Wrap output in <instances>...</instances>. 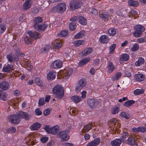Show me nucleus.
Here are the masks:
<instances>
[{
	"label": "nucleus",
	"mask_w": 146,
	"mask_h": 146,
	"mask_svg": "<svg viewBox=\"0 0 146 146\" xmlns=\"http://www.w3.org/2000/svg\"><path fill=\"white\" fill-rule=\"evenodd\" d=\"M128 136V133L126 132H124L122 134L121 139L122 141H123L124 140L127 138Z\"/></svg>",
	"instance_id": "obj_47"
},
{
	"label": "nucleus",
	"mask_w": 146,
	"mask_h": 146,
	"mask_svg": "<svg viewBox=\"0 0 146 146\" xmlns=\"http://www.w3.org/2000/svg\"><path fill=\"white\" fill-rule=\"evenodd\" d=\"M117 121V120L115 118H113L111 119H110L108 122V123L109 124H111L112 125H115L116 124V123Z\"/></svg>",
	"instance_id": "obj_52"
},
{
	"label": "nucleus",
	"mask_w": 146,
	"mask_h": 146,
	"mask_svg": "<svg viewBox=\"0 0 146 146\" xmlns=\"http://www.w3.org/2000/svg\"><path fill=\"white\" fill-rule=\"evenodd\" d=\"M47 132L53 135H56L59 130V127L58 125H55L52 127H50L49 125H45L43 128Z\"/></svg>",
	"instance_id": "obj_4"
},
{
	"label": "nucleus",
	"mask_w": 146,
	"mask_h": 146,
	"mask_svg": "<svg viewBox=\"0 0 146 146\" xmlns=\"http://www.w3.org/2000/svg\"><path fill=\"white\" fill-rule=\"evenodd\" d=\"M108 73H111L115 69V67L113 64L110 62H108L107 66Z\"/></svg>",
	"instance_id": "obj_16"
},
{
	"label": "nucleus",
	"mask_w": 146,
	"mask_h": 146,
	"mask_svg": "<svg viewBox=\"0 0 146 146\" xmlns=\"http://www.w3.org/2000/svg\"><path fill=\"white\" fill-rule=\"evenodd\" d=\"M82 5L81 3L74 1H71L69 4L70 8L73 10L80 8Z\"/></svg>",
	"instance_id": "obj_6"
},
{
	"label": "nucleus",
	"mask_w": 146,
	"mask_h": 146,
	"mask_svg": "<svg viewBox=\"0 0 146 146\" xmlns=\"http://www.w3.org/2000/svg\"><path fill=\"white\" fill-rule=\"evenodd\" d=\"M126 143L130 145H133L135 144V140L132 137H129L126 140Z\"/></svg>",
	"instance_id": "obj_26"
},
{
	"label": "nucleus",
	"mask_w": 146,
	"mask_h": 146,
	"mask_svg": "<svg viewBox=\"0 0 146 146\" xmlns=\"http://www.w3.org/2000/svg\"><path fill=\"white\" fill-rule=\"evenodd\" d=\"M122 142L121 139H116L111 141V144L112 146H119Z\"/></svg>",
	"instance_id": "obj_21"
},
{
	"label": "nucleus",
	"mask_w": 146,
	"mask_h": 146,
	"mask_svg": "<svg viewBox=\"0 0 146 146\" xmlns=\"http://www.w3.org/2000/svg\"><path fill=\"white\" fill-rule=\"evenodd\" d=\"M35 83L40 86H42L43 85V82L38 78H36L35 80Z\"/></svg>",
	"instance_id": "obj_42"
},
{
	"label": "nucleus",
	"mask_w": 146,
	"mask_h": 146,
	"mask_svg": "<svg viewBox=\"0 0 146 146\" xmlns=\"http://www.w3.org/2000/svg\"><path fill=\"white\" fill-rule=\"evenodd\" d=\"M13 66L12 64H8L5 67L3 68V71L4 72H8L13 69Z\"/></svg>",
	"instance_id": "obj_18"
},
{
	"label": "nucleus",
	"mask_w": 146,
	"mask_h": 146,
	"mask_svg": "<svg viewBox=\"0 0 146 146\" xmlns=\"http://www.w3.org/2000/svg\"><path fill=\"white\" fill-rule=\"evenodd\" d=\"M109 39L108 36L104 35L100 36L99 38V40L100 43H106L108 42Z\"/></svg>",
	"instance_id": "obj_19"
},
{
	"label": "nucleus",
	"mask_w": 146,
	"mask_h": 146,
	"mask_svg": "<svg viewBox=\"0 0 146 146\" xmlns=\"http://www.w3.org/2000/svg\"><path fill=\"white\" fill-rule=\"evenodd\" d=\"M8 131L11 133H14L16 131V128L14 127H12L9 129Z\"/></svg>",
	"instance_id": "obj_59"
},
{
	"label": "nucleus",
	"mask_w": 146,
	"mask_h": 146,
	"mask_svg": "<svg viewBox=\"0 0 146 146\" xmlns=\"http://www.w3.org/2000/svg\"><path fill=\"white\" fill-rule=\"evenodd\" d=\"M80 24L84 25H86L87 24V21L86 19L82 16H79L78 21Z\"/></svg>",
	"instance_id": "obj_22"
},
{
	"label": "nucleus",
	"mask_w": 146,
	"mask_h": 146,
	"mask_svg": "<svg viewBox=\"0 0 146 146\" xmlns=\"http://www.w3.org/2000/svg\"><path fill=\"white\" fill-rule=\"evenodd\" d=\"M73 70L71 68H68L64 71V76L65 77L66 79H68L72 75Z\"/></svg>",
	"instance_id": "obj_9"
},
{
	"label": "nucleus",
	"mask_w": 146,
	"mask_h": 146,
	"mask_svg": "<svg viewBox=\"0 0 146 146\" xmlns=\"http://www.w3.org/2000/svg\"><path fill=\"white\" fill-rule=\"evenodd\" d=\"M91 128V125L88 124L85 126L84 129L82 130V133H84L89 131Z\"/></svg>",
	"instance_id": "obj_36"
},
{
	"label": "nucleus",
	"mask_w": 146,
	"mask_h": 146,
	"mask_svg": "<svg viewBox=\"0 0 146 146\" xmlns=\"http://www.w3.org/2000/svg\"><path fill=\"white\" fill-rule=\"evenodd\" d=\"M145 79V76L141 74H136L135 75L134 79L138 81L141 82L143 81Z\"/></svg>",
	"instance_id": "obj_14"
},
{
	"label": "nucleus",
	"mask_w": 146,
	"mask_h": 146,
	"mask_svg": "<svg viewBox=\"0 0 146 146\" xmlns=\"http://www.w3.org/2000/svg\"><path fill=\"white\" fill-rule=\"evenodd\" d=\"M27 33L31 38L34 39L35 40L40 38L39 35V34L37 32L28 31Z\"/></svg>",
	"instance_id": "obj_11"
},
{
	"label": "nucleus",
	"mask_w": 146,
	"mask_h": 146,
	"mask_svg": "<svg viewBox=\"0 0 146 146\" xmlns=\"http://www.w3.org/2000/svg\"><path fill=\"white\" fill-rule=\"evenodd\" d=\"M56 72L50 71L47 74V78L48 80H52L54 79L56 77Z\"/></svg>",
	"instance_id": "obj_24"
},
{
	"label": "nucleus",
	"mask_w": 146,
	"mask_h": 146,
	"mask_svg": "<svg viewBox=\"0 0 146 146\" xmlns=\"http://www.w3.org/2000/svg\"><path fill=\"white\" fill-rule=\"evenodd\" d=\"M45 102L43 98H40L39 99L38 104L40 106H42L44 104Z\"/></svg>",
	"instance_id": "obj_61"
},
{
	"label": "nucleus",
	"mask_w": 146,
	"mask_h": 146,
	"mask_svg": "<svg viewBox=\"0 0 146 146\" xmlns=\"http://www.w3.org/2000/svg\"><path fill=\"white\" fill-rule=\"evenodd\" d=\"M134 29L135 30H138L139 31H141V33H143L145 30V27L140 25H138L135 26L134 27Z\"/></svg>",
	"instance_id": "obj_25"
},
{
	"label": "nucleus",
	"mask_w": 146,
	"mask_h": 146,
	"mask_svg": "<svg viewBox=\"0 0 146 146\" xmlns=\"http://www.w3.org/2000/svg\"><path fill=\"white\" fill-rule=\"evenodd\" d=\"M36 114L37 115H40L42 114V112L39 109H37L35 110Z\"/></svg>",
	"instance_id": "obj_60"
},
{
	"label": "nucleus",
	"mask_w": 146,
	"mask_h": 146,
	"mask_svg": "<svg viewBox=\"0 0 146 146\" xmlns=\"http://www.w3.org/2000/svg\"><path fill=\"white\" fill-rule=\"evenodd\" d=\"M139 48V46L137 43H135L132 47L131 48V50L132 51H135L137 50Z\"/></svg>",
	"instance_id": "obj_46"
},
{
	"label": "nucleus",
	"mask_w": 146,
	"mask_h": 146,
	"mask_svg": "<svg viewBox=\"0 0 146 146\" xmlns=\"http://www.w3.org/2000/svg\"><path fill=\"white\" fill-rule=\"evenodd\" d=\"M88 104L91 108H94L98 104V102L97 100L93 99H89L87 101Z\"/></svg>",
	"instance_id": "obj_13"
},
{
	"label": "nucleus",
	"mask_w": 146,
	"mask_h": 146,
	"mask_svg": "<svg viewBox=\"0 0 146 146\" xmlns=\"http://www.w3.org/2000/svg\"><path fill=\"white\" fill-rule=\"evenodd\" d=\"M6 98L5 93L3 92L2 91L0 90V99L1 100L5 101Z\"/></svg>",
	"instance_id": "obj_40"
},
{
	"label": "nucleus",
	"mask_w": 146,
	"mask_h": 146,
	"mask_svg": "<svg viewBox=\"0 0 146 146\" xmlns=\"http://www.w3.org/2000/svg\"><path fill=\"white\" fill-rule=\"evenodd\" d=\"M135 101L133 100H129L126 102H125L124 104V105L127 107H128L135 103Z\"/></svg>",
	"instance_id": "obj_41"
},
{
	"label": "nucleus",
	"mask_w": 146,
	"mask_h": 146,
	"mask_svg": "<svg viewBox=\"0 0 146 146\" xmlns=\"http://www.w3.org/2000/svg\"><path fill=\"white\" fill-rule=\"evenodd\" d=\"M85 42V41L84 40H78L75 41L73 44L75 46H79L80 45L84 44Z\"/></svg>",
	"instance_id": "obj_30"
},
{
	"label": "nucleus",
	"mask_w": 146,
	"mask_h": 146,
	"mask_svg": "<svg viewBox=\"0 0 146 146\" xmlns=\"http://www.w3.org/2000/svg\"><path fill=\"white\" fill-rule=\"evenodd\" d=\"M143 90L142 89H137L134 91V94L136 95H138L141 94H143Z\"/></svg>",
	"instance_id": "obj_48"
},
{
	"label": "nucleus",
	"mask_w": 146,
	"mask_h": 146,
	"mask_svg": "<svg viewBox=\"0 0 146 146\" xmlns=\"http://www.w3.org/2000/svg\"><path fill=\"white\" fill-rule=\"evenodd\" d=\"M71 99L74 102L76 103L79 102L81 100L80 97L78 96H75L72 97Z\"/></svg>",
	"instance_id": "obj_33"
},
{
	"label": "nucleus",
	"mask_w": 146,
	"mask_h": 146,
	"mask_svg": "<svg viewBox=\"0 0 146 146\" xmlns=\"http://www.w3.org/2000/svg\"><path fill=\"white\" fill-rule=\"evenodd\" d=\"M121 73L120 72L117 73L115 74V76L112 78V79L113 80H116L118 79L121 75Z\"/></svg>",
	"instance_id": "obj_51"
},
{
	"label": "nucleus",
	"mask_w": 146,
	"mask_h": 146,
	"mask_svg": "<svg viewBox=\"0 0 146 146\" xmlns=\"http://www.w3.org/2000/svg\"><path fill=\"white\" fill-rule=\"evenodd\" d=\"M116 47V44H113L109 47V48L110 50V53L112 52L115 49Z\"/></svg>",
	"instance_id": "obj_57"
},
{
	"label": "nucleus",
	"mask_w": 146,
	"mask_h": 146,
	"mask_svg": "<svg viewBox=\"0 0 146 146\" xmlns=\"http://www.w3.org/2000/svg\"><path fill=\"white\" fill-rule=\"evenodd\" d=\"M146 41V38L145 37H141L138 39L137 42L139 43H143Z\"/></svg>",
	"instance_id": "obj_56"
},
{
	"label": "nucleus",
	"mask_w": 146,
	"mask_h": 146,
	"mask_svg": "<svg viewBox=\"0 0 146 146\" xmlns=\"http://www.w3.org/2000/svg\"><path fill=\"white\" fill-rule=\"evenodd\" d=\"M100 142V139L99 138H95L94 141L89 143L87 146H96Z\"/></svg>",
	"instance_id": "obj_15"
},
{
	"label": "nucleus",
	"mask_w": 146,
	"mask_h": 146,
	"mask_svg": "<svg viewBox=\"0 0 146 146\" xmlns=\"http://www.w3.org/2000/svg\"><path fill=\"white\" fill-rule=\"evenodd\" d=\"M57 137L60 138L62 141H67L68 138L66 131H62L59 132L57 135Z\"/></svg>",
	"instance_id": "obj_7"
},
{
	"label": "nucleus",
	"mask_w": 146,
	"mask_h": 146,
	"mask_svg": "<svg viewBox=\"0 0 146 146\" xmlns=\"http://www.w3.org/2000/svg\"><path fill=\"white\" fill-rule=\"evenodd\" d=\"M129 55L127 54H124L121 55L119 59L120 63H122L124 61H126L129 60Z\"/></svg>",
	"instance_id": "obj_17"
},
{
	"label": "nucleus",
	"mask_w": 146,
	"mask_h": 146,
	"mask_svg": "<svg viewBox=\"0 0 146 146\" xmlns=\"http://www.w3.org/2000/svg\"><path fill=\"white\" fill-rule=\"evenodd\" d=\"M31 0H27L23 5V8L24 10H27L31 7Z\"/></svg>",
	"instance_id": "obj_29"
},
{
	"label": "nucleus",
	"mask_w": 146,
	"mask_h": 146,
	"mask_svg": "<svg viewBox=\"0 0 146 146\" xmlns=\"http://www.w3.org/2000/svg\"><path fill=\"white\" fill-rule=\"evenodd\" d=\"M53 92L55 97L57 99H61L64 95V89L61 85H57L55 86L53 89Z\"/></svg>",
	"instance_id": "obj_2"
},
{
	"label": "nucleus",
	"mask_w": 146,
	"mask_h": 146,
	"mask_svg": "<svg viewBox=\"0 0 146 146\" xmlns=\"http://www.w3.org/2000/svg\"><path fill=\"white\" fill-rule=\"evenodd\" d=\"M66 9V5L64 3L58 4L56 6L51 9V11L53 13L58 12L62 13Z\"/></svg>",
	"instance_id": "obj_3"
},
{
	"label": "nucleus",
	"mask_w": 146,
	"mask_h": 146,
	"mask_svg": "<svg viewBox=\"0 0 146 146\" xmlns=\"http://www.w3.org/2000/svg\"><path fill=\"white\" fill-rule=\"evenodd\" d=\"M91 13L94 15H96L97 14V11L96 9L95 8H92L91 10Z\"/></svg>",
	"instance_id": "obj_64"
},
{
	"label": "nucleus",
	"mask_w": 146,
	"mask_h": 146,
	"mask_svg": "<svg viewBox=\"0 0 146 146\" xmlns=\"http://www.w3.org/2000/svg\"><path fill=\"white\" fill-rule=\"evenodd\" d=\"M138 129L139 131H140L142 132H144L146 131V129L145 127H139Z\"/></svg>",
	"instance_id": "obj_62"
},
{
	"label": "nucleus",
	"mask_w": 146,
	"mask_h": 146,
	"mask_svg": "<svg viewBox=\"0 0 146 146\" xmlns=\"http://www.w3.org/2000/svg\"><path fill=\"white\" fill-rule=\"evenodd\" d=\"M47 26L48 25L47 24H39L36 23H35L33 25L35 29L38 31H44Z\"/></svg>",
	"instance_id": "obj_8"
},
{
	"label": "nucleus",
	"mask_w": 146,
	"mask_h": 146,
	"mask_svg": "<svg viewBox=\"0 0 146 146\" xmlns=\"http://www.w3.org/2000/svg\"><path fill=\"white\" fill-rule=\"evenodd\" d=\"M92 51L91 47L88 48L82 51V54L83 56H85L90 54Z\"/></svg>",
	"instance_id": "obj_23"
},
{
	"label": "nucleus",
	"mask_w": 146,
	"mask_h": 146,
	"mask_svg": "<svg viewBox=\"0 0 146 146\" xmlns=\"http://www.w3.org/2000/svg\"><path fill=\"white\" fill-rule=\"evenodd\" d=\"M90 60L89 58H83L79 63V65L80 66H83L88 62Z\"/></svg>",
	"instance_id": "obj_28"
},
{
	"label": "nucleus",
	"mask_w": 146,
	"mask_h": 146,
	"mask_svg": "<svg viewBox=\"0 0 146 146\" xmlns=\"http://www.w3.org/2000/svg\"><path fill=\"white\" fill-rule=\"evenodd\" d=\"M6 26L2 24H0V34L3 33L5 30H6Z\"/></svg>",
	"instance_id": "obj_44"
},
{
	"label": "nucleus",
	"mask_w": 146,
	"mask_h": 146,
	"mask_svg": "<svg viewBox=\"0 0 146 146\" xmlns=\"http://www.w3.org/2000/svg\"><path fill=\"white\" fill-rule=\"evenodd\" d=\"M48 138L47 137H42L40 139L41 141L43 143L46 142L48 140Z\"/></svg>",
	"instance_id": "obj_58"
},
{
	"label": "nucleus",
	"mask_w": 146,
	"mask_h": 146,
	"mask_svg": "<svg viewBox=\"0 0 146 146\" xmlns=\"http://www.w3.org/2000/svg\"><path fill=\"white\" fill-rule=\"evenodd\" d=\"M85 32L84 31H81L74 36V38L78 39L83 37L84 35Z\"/></svg>",
	"instance_id": "obj_31"
},
{
	"label": "nucleus",
	"mask_w": 146,
	"mask_h": 146,
	"mask_svg": "<svg viewBox=\"0 0 146 146\" xmlns=\"http://www.w3.org/2000/svg\"><path fill=\"white\" fill-rule=\"evenodd\" d=\"M144 62V59L142 58H139L138 59V60L135 62V64L136 66H139L143 64Z\"/></svg>",
	"instance_id": "obj_35"
},
{
	"label": "nucleus",
	"mask_w": 146,
	"mask_h": 146,
	"mask_svg": "<svg viewBox=\"0 0 146 146\" xmlns=\"http://www.w3.org/2000/svg\"><path fill=\"white\" fill-rule=\"evenodd\" d=\"M50 48V45H47L41 49V52L43 53L47 52Z\"/></svg>",
	"instance_id": "obj_37"
},
{
	"label": "nucleus",
	"mask_w": 146,
	"mask_h": 146,
	"mask_svg": "<svg viewBox=\"0 0 146 146\" xmlns=\"http://www.w3.org/2000/svg\"><path fill=\"white\" fill-rule=\"evenodd\" d=\"M119 111V109L118 107H115L113 108L111 110V112L113 114H115L117 113Z\"/></svg>",
	"instance_id": "obj_53"
},
{
	"label": "nucleus",
	"mask_w": 146,
	"mask_h": 146,
	"mask_svg": "<svg viewBox=\"0 0 146 146\" xmlns=\"http://www.w3.org/2000/svg\"><path fill=\"white\" fill-rule=\"evenodd\" d=\"M142 33H141V31L135 30V31L133 33V35L135 37H139L141 36Z\"/></svg>",
	"instance_id": "obj_39"
},
{
	"label": "nucleus",
	"mask_w": 146,
	"mask_h": 146,
	"mask_svg": "<svg viewBox=\"0 0 146 146\" xmlns=\"http://www.w3.org/2000/svg\"><path fill=\"white\" fill-rule=\"evenodd\" d=\"M34 21L35 23H40L42 22V19L41 17H37L35 18Z\"/></svg>",
	"instance_id": "obj_45"
},
{
	"label": "nucleus",
	"mask_w": 146,
	"mask_h": 146,
	"mask_svg": "<svg viewBox=\"0 0 146 146\" xmlns=\"http://www.w3.org/2000/svg\"><path fill=\"white\" fill-rule=\"evenodd\" d=\"M25 42L27 44H31L32 41V39H31L28 36H26L25 38Z\"/></svg>",
	"instance_id": "obj_43"
},
{
	"label": "nucleus",
	"mask_w": 146,
	"mask_h": 146,
	"mask_svg": "<svg viewBox=\"0 0 146 146\" xmlns=\"http://www.w3.org/2000/svg\"><path fill=\"white\" fill-rule=\"evenodd\" d=\"M62 46L61 44L59 42H56L54 45V47L55 49H58Z\"/></svg>",
	"instance_id": "obj_55"
},
{
	"label": "nucleus",
	"mask_w": 146,
	"mask_h": 146,
	"mask_svg": "<svg viewBox=\"0 0 146 146\" xmlns=\"http://www.w3.org/2000/svg\"><path fill=\"white\" fill-rule=\"evenodd\" d=\"M62 66V62L58 60H55L51 64V67L52 68H60Z\"/></svg>",
	"instance_id": "obj_10"
},
{
	"label": "nucleus",
	"mask_w": 146,
	"mask_h": 146,
	"mask_svg": "<svg viewBox=\"0 0 146 146\" xmlns=\"http://www.w3.org/2000/svg\"><path fill=\"white\" fill-rule=\"evenodd\" d=\"M30 117V116L27 113L21 111L18 114L10 116L9 118V122L11 123L17 124L19 123L20 118L28 120Z\"/></svg>",
	"instance_id": "obj_1"
},
{
	"label": "nucleus",
	"mask_w": 146,
	"mask_h": 146,
	"mask_svg": "<svg viewBox=\"0 0 146 146\" xmlns=\"http://www.w3.org/2000/svg\"><path fill=\"white\" fill-rule=\"evenodd\" d=\"M10 87V85L7 82L3 81L0 83V88L3 90H8Z\"/></svg>",
	"instance_id": "obj_12"
},
{
	"label": "nucleus",
	"mask_w": 146,
	"mask_h": 146,
	"mask_svg": "<svg viewBox=\"0 0 146 146\" xmlns=\"http://www.w3.org/2000/svg\"><path fill=\"white\" fill-rule=\"evenodd\" d=\"M121 116L123 117L125 119H128L130 118L129 114L124 112H122L121 114Z\"/></svg>",
	"instance_id": "obj_49"
},
{
	"label": "nucleus",
	"mask_w": 146,
	"mask_h": 146,
	"mask_svg": "<svg viewBox=\"0 0 146 146\" xmlns=\"http://www.w3.org/2000/svg\"><path fill=\"white\" fill-rule=\"evenodd\" d=\"M69 27L71 31H74L76 27V24L75 23L71 22L69 24Z\"/></svg>",
	"instance_id": "obj_38"
},
{
	"label": "nucleus",
	"mask_w": 146,
	"mask_h": 146,
	"mask_svg": "<svg viewBox=\"0 0 146 146\" xmlns=\"http://www.w3.org/2000/svg\"><path fill=\"white\" fill-rule=\"evenodd\" d=\"M86 82L83 79H81L76 83L75 88V91L76 92L80 91L86 85Z\"/></svg>",
	"instance_id": "obj_5"
},
{
	"label": "nucleus",
	"mask_w": 146,
	"mask_h": 146,
	"mask_svg": "<svg viewBox=\"0 0 146 146\" xmlns=\"http://www.w3.org/2000/svg\"><path fill=\"white\" fill-rule=\"evenodd\" d=\"M79 16H74L71 18L70 19V21H75L77 20L78 21Z\"/></svg>",
	"instance_id": "obj_63"
},
{
	"label": "nucleus",
	"mask_w": 146,
	"mask_h": 146,
	"mask_svg": "<svg viewBox=\"0 0 146 146\" xmlns=\"http://www.w3.org/2000/svg\"><path fill=\"white\" fill-rule=\"evenodd\" d=\"M41 126V124L36 122L31 125L30 128L31 130H38Z\"/></svg>",
	"instance_id": "obj_20"
},
{
	"label": "nucleus",
	"mask_w": 146,
	"mask_h": 146,
	"mask_svg": "<svg viewBox=\"0 0 146 146\" xmlns=\"http://www.w3.org/2000/svg\"><path fill=\"white\" fill-rule=\"evenodd\" d=\"M116 33V30L114 28L110 29L108 31V35L110 36H113Z\"/></svg>",
	"instance_id": "obj_34"
},
{
	"label": "nucleus",
	"mask_w": 146,
	"mask_h": 146,
	"mask_svg": "<svg viewBox=\"0 0 146 146\" xmlns=\"http://www.w3.org/2000/svg\"><path fill=\"white\" fill-rule=\"evenodd\" d=\"M7 58L8 61L11 62H12L13 61V56L12 54H10L7 55Z\"/></svg>",
	"instance_id": "obj_54"
},
{
	"label": "nucleus",
	"mask_w": 146,
	"mask_h": 146,
	"mask_svg": "<svg viewBox=\"0 0 146 146\" xmlns=\"http://www.w3.org/2000/svg\"><path fill=\"white\" fill-rule=\"evenodd\" d=\"M128 3L129 5L130 6L137 7L139 5L138 2L135 1L130 0L128 1Z\"/></svg>",
	"instance_id": "obj_32"
},
{
	"label": "nucleus",
	"mask_w": 146,
	"mask_h": 146,
	"mask_svg": "<svg viewBox=\"0 0 146 146\" xmlns=\"http://www.w3.org/2000/svg\"><path fill=\"white\" fill-rule=\"evenodd\" d=\"M99 17L104 20H107L109 18V15L108 13H103L99 14Z\"/></svg>",
	"instance_id": "obj_27"
},
{
	"label": "nucleus",
	"mask_w": 146,
	"mask_h": 146,
	"mask_svg": "<svg viewBox=\"0 0 146 146\" xmlns=\"http://www.w3.org/2000/svg\"><path fill=\"white\" fill-rule=\"evenodd\" d=\"M68 34V31L67 30H63L61 31L60 33V35L62 36L65 37Z\"/></svg>",
	"instance_id": "obj_50"
}]
</instances>
